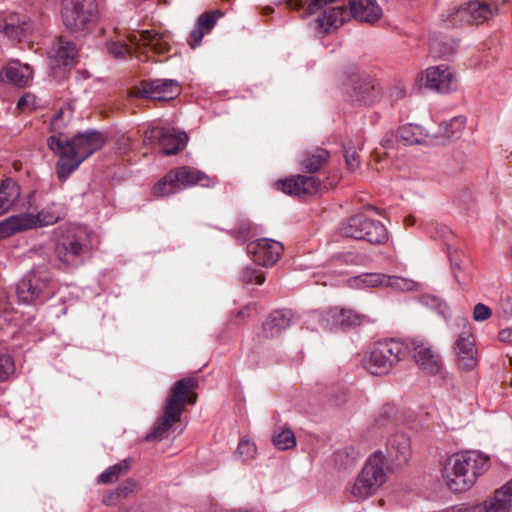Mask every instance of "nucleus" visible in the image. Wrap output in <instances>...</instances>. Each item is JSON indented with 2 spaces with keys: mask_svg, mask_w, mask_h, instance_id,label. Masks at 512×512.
Instances as JSON below:
<instances>
[{
  "mask_svg": "<svg viewBox=\"0 0 512 512\" xmlns=\"http://www.w3.org/2000/svg\"><path fill=\"white\" fill-rule=\"evenodd\" d=\"M398 136L405 145L426 144L428 136L419 125L407 124L398 129Z\"/></svg>",
  "mask_w": 512,
  "mask_h": 512,
  "instance_id": "obj_34",
  "label": "nucleus"
},
{
  "mask_svg": "<svg viewBox=\"0 0 512 512\" xmlns=\"http://www.w3.org/2000/svg\"><path fill=\"white\" fill-rule=\"evenodd\" d=\"M456 47L457 43L455 41L446 43L439 39H433L430 43V51L437 57H448L452 55L455 52Z\"/></svg>",
  "mask_w": 512,
  "mask_h": 512,
  "instance_id": "obj_40",
  "label": "nucleus"
},
{
  "mask_svg": "<svg viewBox=\"0 0 512 512\" xmlns=\"http://www.w3.org/2000/svg\"><path fill=\"white\" fill-rule=\"evenodd\" d=\"M181 191L174 168L168 171L152 188L157 197H166Z\"/></svg>",
  "mask_w": 512,
  "mask_h": 512,
  "instance_id": "obj_32",
  "label": "nucleus"
},
{
  "mask_svg": "<svg viewBox=\"0 0 512 512\" xmlns=\"http://www.w3.org/2000/svg\"><path fill=\"white\" fill-rule=\"evenodd\" d=\"M63 113H64V112H63V110L61 109V110H59V111H58V113L53 117L52 122H51V125H52L53 129H56V128H58V127H59V121H60V119H61V117H62Z\"/></svg>",
  "mask_w": 512,
  "mask_h": 512,
  "instance_id": "obj_61",
  "label": "nucleus"
},
{
  "mask_svg": "<svg viewBox=\"0 0 512 512\" xmlns=\"http://www.w3.org/2000/svg\"><path fill=\"white\" fill-rule=\"evenodd\" d=\"M413 358L421 371L429 375H436L442 369L439 354H413Z\"/></svg>",
  "mask_w": 512,
  "mask_h": 512,
  "instance_id": "obj_37",
  "label": "nucleus"
},
{
  "mask_svg": "<svg viewBox=\"0 0 512 512\" xmlns=\"http://www.w3.org/2000/svg\"><path fill=\"white\" fill-rule=\"evenodd\" d=\"M498 338L503 343L512 344V327L502 329L498 334Z\"/></svg>",
  "mask_w": 512,
  "mask_h": 512,
  "instance_id": "obj_58",
  "label": "nucleus"
},
{
  "mask_svg": "<svg viewBox=\"0 0 512 512\" xmlns=\"http://www.w3.org/2000/svg\"><path fill=\"white\" fill-rule=\"evenodd\" d=\"M415 283L412 280L405 279L399 276H389L385 274L383 287H389L399 291L413 290Z\"/></svg>",
  "mask_w": 512,
  "mask_h": 512,
  "instance_id": "obj_41",
  "label": "nucleus"
},
{
  "mask_svg": "<svg viewBox=\"0 0 512 512\" xmlns=\"http://www.w3.org/2000/svg\"><path fill=\"white\" fill-rule=\"evenodd\" d=\"M358 457L359 453L354 447H345L343 449H339L334 454L335 462L344 468L353 466Z\"/></svg>",
  "mask_w": 512,
  "mask_h": 512,
  "instance_id": "obj_39",
  "label": "nucleus"
},
{
  "mask_svg": "<svg viewBox=\"0 0 512 512\" xmlns=\"http://www.w3.org/2000/svg\"><path fill=\"white\" fill-rule=\"evenodd\" d=\"M475 348V337L470 332H462L455 341L457 352H472Z\"/></svg>",
  "mask_w": 512,
  "mask_h": 512,
  "instance_id": "obj_44",
  "label": "nucleus"
},
{
  "mask_svg": "<svg viewBox=\"0 0 512 512\" xmlns=\"http://www.w3.org/2000/svg\"><path fill=\"white\" fill-rule=\"evenodd\" d=\"M449 126L454 128V131H452V134H454L455 132L460 131L464 128L465 121L461 117H455L450 121Z\"/></svg>",
  "mask_w": 512,
  "mask_h": 512,
  "instance_id": "obj_59",
  "label": "nucleus"
},
{
  "mask_svg": "<svg viewBox=\"0 0 512 512\" xmlns=\"http://www.w3.org/2000/svg\"><path fill=\"white\" fill-rule=\"evenodd\" d=\"M349 12L344 7H331L326 9L317 19L320 28L324 31L340 27L347 17Z\"/></svg>",
  "mask_w": 512,
  "mask_h": 512,
  "instance_id": "obj_29",
  "label": "nucleus"
},
{
  "mask_svg": "<svg viewBox=\"0 0 512 512\" xmlns=\"http://www.w3.org/2000/svg\"><path fill=\"white\" fill-rule=\"evenodd\" d=\"M24 25L25 23L23 25L7 24L4 28L5 34L9 37L21 39L25 30Z\"/></svg>",
  "mask_w": 512,
  "mask_h": 512,
  "instance_id": "obj_53",
  "label": "nucleus"
},
{
  "mask_svg": "<svg viewBox=\"0 0 512 512\" xmlns=\"http://www.w3.org/2000/svg\"><path fill=\"white\" fill-rule=\"evenodd\" d=\"M290 9L298 10L304 6L303 0H284Z\"/></svg>",
  "mask_w": 512,
  "mask_h": 512,
  "instance_id": "obj_60",
  "label": "nucleus"
},
{
  "mask_svg": "<svg viewBox=\"0 0 512 512\" xmlns=\"http://www.w3.org/2000/svg\"><path fill=\"white\" fill-rule=\"evenodd\" d=\"M112 470L120 477L125 474L130 469V461L129 459H124L121 462L110 466Z\"/></svg>",
  "mask_w": 512,
  "mask_h": 512,
  "instance_id": "obj_57",
  "label": "nucleus"
},
{
  "mask_svg": "<svg viewBox=\"0 0 512 512\" xmlns=\"http://www.w3.org/2000/svg\"><path fill=\"white\" fill-rule=\"evenodd\" d=\"M235 237L241 241L246 240L251 233V225L248 222L241 223L238 228L233 231Z\"/></svg>",
  "mask_w": 512,
  "mask_h": 512,
  "instance_id": "obj_54",
  "label": "nucleus"
},
{
  "mask_svg": "<svg viewBox=\"0 0 512 512\" xmlns=\"http://www.w3.org/2000/svg\"><path fill=\"white\" fill-rule=\"evenodd\" d=\"M240 279L247 284L261 285L265 281V275L262 270L248 266L241 271Z\"/></svg>",
  "mask_w": 512,
  "mask_h": 512,
  "instance_id": "obj_42",
  "label": "nucleus"
},
{
  "mask_svg": "<svg viewBox=\"0 0 512 512\" xmlns=\"http://www.w3.org/2000/svg\"><path fill=\"white\" fill-rule=\"evenodd\" d=\"M343 258H344V256H339V257H337V258L334 260V262H335V263H336V262H341V261L343 260Z\"/></svg>",
  "mask_w": 512,
  "mask_h": 512,
  "instance_id": "obj_63",
  "label": "nucleus"
},
{
  "mask_svg": "<svg viewBox=\"0 0 512 512\" xmlns=\"http://www.w3.org/2000/svg\"><path fill=\"white\" fill-rule=\"evenodd\" d=\"M85 251L86 245L76 236L68 237L56 246L58 258L68 265H76L81 262Z\"/></svg>",
  "mask_w": 512,
  "mask_h": 512,
  "instance_id": "obj_22",
  "label": "nucleus"
},
{
  "mask_svg": "<svg viewBox=\"0 0 512 512\" xmlns=\"http://www.w3.org/2000/svg\"><path fill=\"white\" fill-rule=\"evenodd\" d=\"M330 159V152L324 148H314L304 152L300 167L307 173H316L324 167Z\"/></svg>",
  "mask_w": 512,
  "mask_h": 512,
  "instance_id": "obj_28",
  "label": "nucleus"
},
{
  "mask_svg": "<svg viewBox=\"0 0 512 512\" xmlns=\"http://www.w3.org/2000/svg\"><path fill=\"white\" fill-rule=\"evenodd\" d=\"M283 250L282 243L268 238L258 239L248 244V251L253 255L254 262L263 267L277 263Z\"/></svg>",
  "mask_w": 512,
  "mask_h": 512,
  "instance_id": "obj_15",
  "label": "nucleus"
},
{
  "mask_svg": "<svg viewBox=\"0 0 512 512\" xmlns=\"http://www.w3.org/2000/svg\"><path fill=\"white\" fill-rule=\"evenodd\" d=\"M181 190L194 185L202 187H214L217 179L206 175L204 172L190 166L174 168Z\"/></svg>",
  "mask_w": 512,
  "mask_h": 512,
  "instance_id": "obj_20",
  "label": "nucleus"
},
{
  "mask_svg": "<svg viewBox=\"0 0 512 512\" xmlns=\"http://www.w3.org/2000/svg\"><path fill=\"white\" fill-rule=\"evenodd\" d=\"M401 360L399 354H365L363 365L370 374L381 376L389 373Z\"/></svg>",
  "mask_w": 512,
  "mask_h": 512,
  "instance_id": "obj_25",
  "label": "nucleus"
},
{
  "mask_svg": "<svg viewBox=\"0 0 512 512\" xmlns=\"http://www.w3.org/2000/svg\"><path fill=\"white\" fill-rule=\"evenodd\" d=\"M492 316V310L490 307L483 303H478L473 308L472 317L476 322H483L488 320Z\"/></svg>",
  "mask_w": 512,
  "mask_h": 512,
  "instance_id": "obj_50",
  "label": "nucleus"
},
{
  "mask_svg": "<svg viewBox=\"0 0 512 512\" xmlns=\"http://www.w3.org/2000/svg\"><path fill=\"white\" fill-rule=\"evenodd\" d=\"M23 214L28 230H31L57 223L63 216V210L60 204L51 202L36 214L28 212H24Z\"/></svg>",
  "mask_w": 512,
  "mask_h": 512,
  "instance_id": "obj_19",
  "label": "nucleus"
},
{
  "mask_svg": "<svg viewBox=\"0 0 512 512\" xmlns=\"http://www.w3.org/2000/svg\"><path fill=\"white\" fill-rule=\"evenodd\" d=\"M237 453L244 461L254 458L256 454V446L248 439H242L237 447Z\"/></svg>",
  "mask_w": 512,
  "mask_h": 512,
  "instance_id": "obj_49",
  "label": "nucleus"
},
{
  "mask_svg": "<svg viewBox=\"0 0 512 512\" xmlns=\"http://www.w3.org/2000/svg\"><path fill=\"white\" fill-rule=\"evenodd\" d=\"M344 157H345V162H346L347 168L350 171H352V172L356 171L360 167L359 155L355 151L346 150Z\"/></svg>",
  "mask_w": 512,
  "mask_h": 512,
  "instance_id": "obj_52",
  "label": "nucleus"
},
{
  "mask_svg": "<svg viewBox=\"0 0 512 512\" xmlns=\"http://www.w3.org/2000/svg\"><path fill=\"white\" fill-rule=\"evenodd\" d=\"M221 16L222 14L218 11L203 13L198 18L197 27L208 33L215 25L216 20Z\"/></svg>",
  "mask_w": 512,
  "mask_h": 512,
  "instance_id": "obj_47",
  "label": "nucleus"
},
{
  "mask_svg": "<svg viewBox=\"0 0 512 512\" xmlns=\"http://www.w3.org/2000/svg\"><path fill=\"white\" fill-rule=\"evenodd\" d=\"M249 310H250L249 307H246V308L242 309L241 311L238 312V316L239 317H244L246 314H248Z\"/></svg>",
  "mask_w": 512,
  "mask_h": 512,
  "instance_id": "obj_62",
  "label": "nucleus"
},
{
  "mask_svg": "<svg viewBox=\"0 0 512 512\" xmlns=\"http://www.w3.org/2000/svg\"><path fill=\"white\" fill-rule=\"evenodd\" d=\"M33 77V70L27 64H21L19 61L9 62L2 70L0 78L2 81L11 83L18 87L28 85Z\"/></svg>",
  "mask_w": 512,
  "mask_h": 512,
  "instance_id": "obj_23",
  "label": "nucleus"
},
{
  "mask_svg": "<svg viewBox=\"0 0 512 512\" xmlns=\"http://www.w3.org/2000/svg\"><path fill=\"white\" fill-rule=\"evenodd\" d=\"M350 14L360 22L374 23L382 17L383 11L376 0H351Z\"/></svg>",
  "mask_w": 512,
  "mask_h": 512,
  "instance_id": "obj_24",
  "label": "nucleus"
},
{
  "mask_svg": "<svg viewBox=\"0 0 512 512\" xmlns=\"http://www.w3.org/2000/svg\"><path fill=\"white\" fill-rule=\"evenodd\" d=\"M386 481L385 456L382 451L374 452L349 489L355 501H364L372 496Z\"/></svg>",
  "mask_w": 512,
  "mask_h": 512,
  "instance_id": "obj_5",
  "label": "nucleus"
},
{
  "mask_svg": "<svg viewBox=\"0 0 512 512\" xmlns=\"http://www.w3.org/2000/svg\"><path fill=\"white\" fill-rule=\"evenodd\" d=\"M206 34L205 31H203L200 28L194 29L190 34V41L189 44L192 48H195L201 44L203 36Z\"/></svg>",
  "mask_w": 512,
  "mask_h": 512,
  "instance_id": "obj_56",
  "label": "nucleus"
},
{
  "mask_svg": "<svg viewBox=\"0 0 512 512\" xmlns=\"http://www.w3.org/2000/svg\"><path fill=\"white\" fill-rule=\"evenodd\" d=\"M180 93V85L172 79L144 80L138 88V95L160 101L172 100Z\"/></svg>",
  "mask_w": 512,
  "mask_h": 512,
  "instance_id": "obj_13",
  "label": "nucleus"
},
{
  "mask_svg": "<svg viewBox=\"0 0 512 512\" xmlns=\"http://www.w3.org/2000/svg\"><path fill=\"white\" fill-rule=\"evenodd\" d=\"M138 489V484L134 479H127L122 482L113 492L103 499L106 506H114L116 501L121 498H128Z\"/></svg>",
  "mask_w": 512,
  "mask_h": 512,
  "instance_id": "obj_36",
  "label": "nucleus"
},
{
  "mask_svg": "<svg viewBox=\"0 0 512 512\" xmlns=\"http://www.w3.org/2000/svg\"><path fill=\"white\" fill-rule=\"evenodd\" d=\"M325 327L330 330L335 328H349L361 325L365 316L353 310L334 307L329 309L322 317Z\"/></svg>",
  "mask_w": 512,
  "mask_h": 512,
  "instance_id": "obj_17",
  "label": "nucleus"
},
{
  "mask_svg": "<svg viewBox=\"0 0 512 512\" xmlns=\"http://www.w3.org/2000/svg\"><path fill=\"white\" fill-rule=\"evenodd\" d=\"M512 508V479L496 490L494 495L476 504H459L442 512H510Z\"/></svg>",
  "mask_w": 512,
  "mask_h": 512,
  "instance_id": "obj_7",
  "label": "nucleus"
},
{
  "mask_svg": "<svg viewBox=\"0 0 512 512\" xmlns=\"http://www.w3.org/2000/svg\"><path fill=\"white\" fill-rule=\"evenodd\" d=\"M489 466V457L481 452L462 451L448 458L442 476L451 491L464 492L476 483Z\"/></svg>",
  "mask_w": 512,
  "mask_h": 512,
  "instance_id": "obj_2",
  "label": "nucleus"
},
{
  "mask_svg": "<svg viewBox=\"0 0 512 512\" xmlns=\"http://www.w3.org/2000/svg\"><path fill=\"white\" fill-rule=\"evenodd\" d=\"M367 222L372 225H365L366 227L362 228L363 237H361V240L377 245L386 243L388 241V231L386 227L380 221L368 217Z\"/></svg>",
  "mask_w": 512,
  "mask_h": 512,
  "instance_id": "obj_31",
  "label": "nucleus"
},
{
  "mask_svg": "<svg viewBox=\"0 0 512 512\" xmlns=\"http://www.w3.org/2000/svg\"><path fill=\"white\" fill-rule=\"evenodd\" d=\"M15 371L14 359L10 354H0V382L9 378Z\"/></svg>",
  "mask_w": 512,
  "mask_h": 512,
  "instance_id": "obj_46",
  "label": "nucleus"
},
{
  "mask_svg": "<svg viewBox=\"0 0 512 512\" xmlns=\"http://www.w3.org/2000/svg\"><path fill=\"white\" fill-rule=\"evenodd\" d=\"M38 106V98L32 93H25L17 102V109L24 113H30Z\"/></svg>",
  "mask_w": 512,
  "mask_h": 512,
  "instance_id": "obj_48",
  "label": "nucleus"
},
{
  "mask_svg": "<svg viewBox=\"0 0 512 512\" xmlns=\"http://www.w3.org/2000/svg\"><path fill=\"white\" fill-rule=\"evenodd\" d=\"M420 301L423 305L436 310L441 315H446L448 313L447 304L437 296L425 294L420 298Z\"/></svg>",
  "mask_w": 512,
  "mask_h": 512,
  "instance_id": "obj_45",
  "label": "nucleus"
},
{
  "mask_svg": "<svg viewBox=\"0 0 512 512\" xmlns=\"http://www.w3.org/2000/svg\"><path fill=\"white\" fill-rule=\"evenodd\" d=\"M127 38L128 42L132 45L136 47L143 45L159 54H163L170 49L167 36L159 34L154 30H143L138 34H129Z\"/></svg>",
  "mask_w": 512,
  "mask_h": 512,
  "instance_id": "obj_21",
  "label": "nucleus"
},
{
  "mask_svg": "<svg viewBox=\"0 0 512 512\" xmlns=\"http://www.w3.org/2000/svg\"><path fill=\"white\" fill-rule=\"evenodd\" d=\"M105 143L104 136L97 131H87L76 135L71 140L61 134L52 135L47 140L48 147L59 156L56 165L59 180L65 181L79 165Z\"/></svg>",
  "mask_w": 512,
  "mask_h": 512,
  "instance_id": "obj_1",
  "label": "nucleus"
},
{
  "mask_svg": "<svg viewBox=\"0 0 512 512\" xmlns=\"http://www.w3.org/2000/svg\"><path fill=\"white\" fill-rule=\"evenodd\" d=\"M353 85L351 97L354 101L370 106L378 102L382 97V89L379 83L369 76L355 75L350 79Z\"/></svg>",
  "mask_w": 512,
  "mask_h": 512,
  "instance_id": "obj_16",
  "label": "nucleus"
},
{
  "mask_svg": "<svg viewBox=\"0 0 512 512\" xmlns=\"http://www.w3.org/2000/svg\"><path fill=\"white\" fill-rule=\"evenodd\" d=\"M272 442L279 450H289L296 446V437L289 428L283 427L274 431Z\"/></svg>",
  "mask_w": 512,
  "mask_h": 512,
  "instance_id": "obj_38",
  "label": "nucleus"
},
{
  "mask_svg": "<svg viewBox=\"0 0 512 512\" xmlns=\"http://www.w3.org/2000/svg\"><path fill=\"white\" fill-rule=\"evenodd\" d=\"M432 345L422 336L413 338H383L372 352H431Z\"/></svg>",
  "mask_w": 512,
  "mask_h": 512,
  "instance_id": "obj_14",
  "label": "nucleus"
},
{
  "mask_svg": "<svg viewBox=\"0 0 512 512\" xmlns=\"http://www.w3.org/2000/svg\"><path fill=\"white\" fill-rule=\"evenodd\" d=\"M365 225L372 224L367 222V216L358 214L344 221L339 228V232L344 237L361 240V237H363L362 228L366 227Z\"/></svg>",
  "mask_w": 512,
  "mask_h": 512,
  "instance_id": "obj_30",
  "label": "nucleus"
},
{
  "mask_svg": "<svg viewBox=\"0 0 512 512\" xmlns=\"http://www.w3.org/2000/svg\"><path fill=\"white\" fill-rule=\"evenodd\" d=\"M27 230L23 213L11 215L0 221V239H6Z\"/></svg>",
  "mask_w": 512,
  "mask_h": 512,
  "instance_id": "obj_33",
  "label": "nucleus"
},
{
  "mask_svg": "<svg viewBox=\"0 0 512 512\" xmlns=\"http://www.w3.org/2000/svg\"><path fill=\"white\" fill-rule=\"evenodd\" d=\"M276 189L291 196L314 195L320 189V180L315 176L294 175L274 183Z\"/></svg>",
  "mask_w": 512,
  "mask_h": 512,
  "instance_id": "obj_12",
  "label": "nucleus"
},
{
  "mask_svg": "<svg viewBox=\"0 0 512 512\" xmlns=\"http://www.w3.org/2000/svg\"><path fill=\"white\" fill-rule=\"evenodd\" d=\"M198 382L194 378H183L177 381L171 388L170 395L165 401L163 415L158 419L152 431L146 435V440H161L168 430L180 420L187 404H195L197 394L195 392Z\"/></svg>",
  "mask_w": 512,
  "mask_h": 512,
  "instance_id": "obj_3",
  "label": "nucleus"
},
{
  "mask_svg": "<svg viewBox=\"0 0 512 512\" xmlns=\"http://www.w3.org/2000/svg\"><path fill=\"white\" fill-rule=\"evenodd\" d=\"M385 274L363 273L348 279V285L355 289L383 287Z\"/></svg>",
  "mask_w": 512,
  "mask_h": 512,
  "instance_id": "obj_35",
  "label": "nucleus"
},
{
  "mask_svg": "<svg viewBox=\"0 0 512 512\" xmlns=\"http://www.w3.org/2000/svg\"><path fill=\"white\" fill-rule=\"evenodd\" d=\"M55 294L50 271L44 267H34L18 282L16 295L20 303L42 304Z\"/></svg>",
  "mask_w": 512,
  "mask_h": 512,
  "instance_id": "obj_4",
  "label": "nucleus"
},
{
  "mask_svg": "<svg viewBox=\"0 0 512 512\" xmlns=\"http://www.w3.org/2000/svg\"><path fill=\"white\" fill-rule=\"evenodd\" d=\"M98 6L95 0H63L61 17L64 26L72 32L91 28L97 18Z\"/></svg>",
  "mask_w": 512,
  "mask_h": 512,
  "instance_id": "obj_6",
  "label": "nucleus"
},
{
  "mask_svg": "<svg viewBox=\"0 0 512 512\" xmlns=\"http://www.w3.org/2000/svg\"><path fill=\"white\" fill-rule=\"evenodd\" d=\"M421 84L439 93H449L457 89V78L446 65L428 67L420 78Z\"/></svg>",
  "mask_w": 512,
  "mask_h": 512,
  "instance_id": "obj_10",
  "label": "nucleus"
},
{
  "mask_svg": "<svg viewBox=\"0 0 512 512\" xmlns=\"http://www.w3.org/2000/svg\"><path fill=\"white\" fill-rule=\"evenodd\" d=\"M109 54L115 59H124L131 53V47L124 41H111L107 44Z\"/></svg>",
  "mask_w": 512,
  "mask_h": 512,
  "instance_id": "obj_43",
  "label": "nucleus"
},
{
  "mask_svg": "<svg viewBox=\"0 0 512 512\" xmlns=\"http://www.w3.org/2000/svg\"><path fill=\"white\" fill-rule=\"evenodd\" d=\"M386 453L396 465L407 463L412 455L410 437L402 432L390 435L386 442Z\"/></svg>",
  "mask_w": 512,
  "mask_h": 512,
  "instance_id": "obj_18",
  "label": "nucleus"
},
{
  "mask_svg": "<svg viewBox=\"0 0 512 512\" xmlns=\"http://www.w3.org/2000/svg\"><path fill=\"white\" fill-rule=\"evenodd\" d=\"M20 196V186L13 179L3 180L0 183V216L13 209Z\"/></svg>",
  "mask_w": 512,
  "mask_h": 512,
  "instance_id": "obj_27",
  "label": "nucleus"
},
{
  "mask_svg": "<svg viewBox=\"0 0 512 512\" xmlns=\"http://www.w3.org/2000/svg\"><path fill=\"white\" fill-rule=\"evenodd\" d=\"M510 365H512V357L509 358Z\"/></svg>",
  "mask_w": 512,
  "mask_h": 512,
  "instance_id": "obj_64",
  "label": "nucleus"
},
{
  "mask_svg": "<svg viewBox=\"0 0 512 512\" xmlns=\"http://www.w3.org/2000/svg\"><path fill=\"white\" fill-rule=\"evenodd\" d=\"M77 52V47L72 41L59 38L50 49L49 58L53 67H66L72 65Z\"/></svg>",
  "mask_w": 512,
  "mask_h": 512,
  "instance_id": "obj_26",
  "label": "nucleus"
},
{
  "mask_svg": "<svg viewBox=\"0 0 512 512\" xmlns=\"http://www.w3.org/2000/svg\"><path fill=\"white\" fill-rule=\"evenodd\" d=\"M457 365L463 370H472L477 364V358L474 354H458Z\"/></svg>",
  "mask_w": 512,
  "mask_h": 512,
  "instance_id": "obj_51",
  "label": "nucleus"
},
{
  "mask_svg": "<svg viewBox=\"0 0 512 512\" xmlns=\"http://www.w3.org/2000/svg\"><path fill=\"white\" fill-rule=\"evenodd\" d=\"M493 14L494 10L487 3L472 1L449 14L444 21L448 22L451 26L478 25L488 21Z\"/></svg>",
  "mask_w": 512,
  "mask_h": 512,
  "instance_id": "obj_9",
  "label": "nucleus"
},
{
  "mask_svg": "<svg viewBox=\"0 0 512 512\" xmlns=\"http://www.w3.org/2000/svg\"><path fill=\"white\" fill-rule=\"evenodd\" d=\"M295 319V313L289 309H278L272 311L262 323L261 329L256 336L258 344L275 339L286 330Z\"/></svg>",
  "mask_w": 512,
  "mask_h": 512,
  "instance_id": "obj_11",
  "label": "nucleus"
},
{
  "mask_svg": "<svg viewBox=\"0 0 512 512\" xmlns=\"http://www.w3.org/2000/svg\"><path fill=\"white\" fill-rule=\"evenodd\" d=\"M118 479H119L118 475L112 470L111 467H108L98 477V481L103 484H111V483L117 481Z\"/></svg>",
  "mask_w": 512,
  "mask_h": 512,
  "instance_id": "obj_55",
  "label": "nucleus"
},
{
  "mask_svg": "<svg viewBox=\"0 0 512 512\" xmlns=\"http://www.w3.org/2000/svg\"><path fill=\"white\" fill-rule=\"evenodd\" d=\"M186 142V133L174 128L152 127L145 131L143 137L144 145L158 147L164 155L176 154Z\"/></svg>",
  "mask_w": 512,
  "mask_h": 512,
  "instance_id": "obj_8",
  "label": "nucleus"
}]
</instances>
